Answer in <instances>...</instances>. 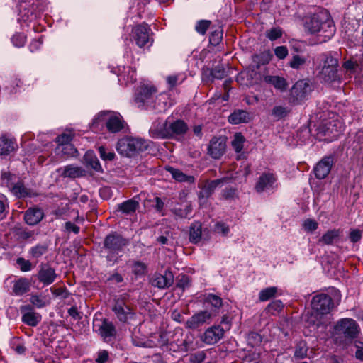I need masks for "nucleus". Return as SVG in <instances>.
<instances>
[{
    "label": "nucleus",
    "instance_id": "1",
    "mask_svg": "<svg viewBox=\"0 0 363 363\" xmlns=\"http://www.w3.org/2000/svg\"><path fill=\"white\" fill-rule=\"evenodd\" d=\"M305 29L311 34L317 33L323 41L330 39L335 33V26L327 11L313 13L306 18Z\"/></svg>",
    "mask_w": 363,
    "mask_h": 363
},
{
    "label": "nucleus",
    "instance_id": "2",
    "mask_svg": "<svg viewBox=\"0 0 363 363\" xmlns=\"http://www.w3.org/2000/svg\"><path fill=\"white\" fill-rule=\"evenodd\" d=\"M128 245V239L117 233H112L104 238L101 252L107 261L115 262L121 257L124 248Z\"/></svg>",
    "mask_w": 363,
    "mask_h": 363
},
{
    "label": "nucleus",
    "instance_id": "3",
    "mask_svg": "<svg viewBox=\"0 0 363 363\" xmlns=\"http://www.w3.org/2000/svg\"><path fill=\"white\" fill-rule=\"evenodd\" d=\"M320 61L318 77L327 83L340 82L341 76L338 73V60L327 54H321L318 57Z\"/></svg>",
    "mask_w": 363,
    "mask_h": 363
},
{
    "label": "nucleus",
    "instance_id": "4",
    "mask_svg": "<svg viewBox=\"0 0 363 363\" xmlns=\"http://www.w3.org/2000/svg\"><path fill=\"white\" fill-rule=\"evenodd\" d=\"M148 146L147 140L141 138H125L118 140L116 149L121 155L132 157L138 152L146 150Z\"/></svg>",
    "mask_w": 363,
    "mask_h": 363
},
{
    "label": "nucleus",
    "instance_id": "5",
    "mask_svg": "<svg viewBox=\"0 0 363 363\" xmlns=\"http://www.w3.org/2000/svg\"><path fill=\"white\" fill-rule=\"evenodd\" d=\"M118 320L122 323L131 324L136 320L135 310L126 303V295H122L114 300L111 308Z\"/></svg>",
    "mask_w": 363,
    "mask_h": 363
},
{
    "label": "nucleus",
    "instance_id": "6",
    "mask_svg": "<svg viewBox=\"0 0 363 363\" xmlns=\"http://www.w3.org/2000/svg\"><path fill=\"white\" fill-rule=\"evenodd\" d=\"M316 130L319 140L332 141L337 139L343 131V126L337 120H330L320 123Z\"/></svg>",
    "mask_w": 363,
    "mask_h": 363
},
{
    "label": "nucleus",
    "instance_id": "7",
    "mask_svg": "<svg viewBox=\"0 0 363 363\" xmlns=\"http://www.w3.org/2000/svg\"><path fill=\"white\" fill-rule=\"evenodd\" d=\"M313 91V85L308 80H298L290 91L289 101L298 104L308 99Z\"/></svg>",
    "mask_w": 363,
    "mask_h": 363
},
{
    "label": "nucleus",
    "instance_id": "8",
    "mask_svg": "<svg viewBox=\"0 0 363 363\" xmlns=\"http://www.w3.org/2000/svg\"><path fill=\"white\" fill-rule=\"evenodd\" d=\"M155 94L156 89L154 86H141L135 93L134 101L138 108L148 110Z\"/></svg>",
    "mask_w": 363,
    "mask_h": 363
},
{
    "label": "nucleus",
    "instance_id": "9",
    "mask_svg": "<svg viewBox=\"0 0 363 363\" xmlns=\"http://www.w3.org/2000/svg\"><path fill=\"white\" fill-rule=\"evenodd\" d=\"M337 335H343L345 338H355L359 333V327L355 320L352 318H342L337 322L335 327Z\"/></svg>",
    "mask_w": 363,
    "mask_h": 363
},
{
    "label": "nucleus",
    "instance_id": "10",
    "mask_svg": "<svg viewBox=\"0 0 363 363\" xmlns=\"http://www.w3.org/2000/svg\"><path fill=\"white\" fill-rule=\"evenodd\" d=\"M312 308L320 314H327L333 306L331 297L325 294H318L311 301Z\"/></svg>",
    "mask_w": 363,
    "mask_h": 363
},
{
    "label": "nucleus",
    "instance_id": "11",
    "mask_svg": "<svg viewBox=\"0 0 363 363\" xmlns=\"http://www.w3.org/2000/svg\"><path fill=\"white\" fill-rule=\"evenodd\" d=\"M35 277L43 286H49L55 282L57 274L55 269L48 263H41Z\"/></svg>",
    "mask_w": 363,
    "mask_h": 363
},
{
    "label": "nucleus",
    "instance_id": "12",
    "mask_svg": "<svg viewBox=\"0 0 363 363\" xmlns=\"http://www.w3.org/2000/svg\"><path fill=\"white\" fill-rule=\"evenodd\" d=\"M151 29L147 24L136 26L132 30L133 38L138 46L143 48L150 41Z\"/></svg>",
    "mask_w": 363,
    "mask_h": 363
},
{
    "label": "nucleus",
    "instance_id": "13",
    "mask_svg": "<svg viewBox=\"0 0 363 363\" xmlns=\"http://www.w3.org/2000/svg\"><path fill=\"white\" fill-rule=\"evenodd\" d=\"M333 164L334 158L333 156H325L323 157L313 168L315 177L318 179H325L330 172Z\"/></svg>",
    "mask_w": 363,
    "mask_h": 363
},
{
    "label": "nucleus",
    "instance_id": "14",
    "mask_svg": "<svg viewBox=\"0 0 363 363\" xmlns=\"http://www.w3.org/2000/svg\"><path fill=\"white\" fill-rule=\"evenodd\" d=\"M226 150V142L223 138H213L208 145V154L213 159H220Z\"/></svg>",
    "mask_w": 363,
    "mask_h": 363
},
{
    "label": "nucleus",
    "instance_id": "15",
    "mask_svg": "<svg viewBox=\"0 0 363 363\" xmlns=\"http://www.w3.org/2000/svg\"><path fill=\"white\" fill-rule=\"evenodd\" d=\"M311 64L308 53H291V57L288 62V65L293 69L303 70Z\"/></svg>",
    "mask_w": 363,
    "mask_h": 363
},
{
    "label": "nucleus",
    "instance_id": "16",
    "mask_svg": "<svg viewBox=\"0 0 363 363\" xmlns=\"http://www.w3.org/2000/svg\"><path fill=\"white\" fill-rule=\"evenodd\" d=\"M152 286L158 289H166L174 283V275L170 270L166 269L163 274H155L150 280Z\"/></svg>",
    "mask_w": 363,
    "mask_h": 363
},
{
    "label": "nucleus",
    "instance_id": "17",
    "mask_svg": "<svg viewBox=\"0 0 363 363\" xmlns=\"http://www.w3.org/2000/svg\"><path fill=\"white\" fill-rule=\"evenodd\" d=\"M213 313L208 311H201L189 318L186 322V327L196 329L205 323H209Z\"/></svg>",
    "mask_w": 363,
    "mask_h": 363
},
{
    "label": "nucleus",
    "instance_id": "18",
    "mask_svg": "<svg viewBox=\"0 0 363 363\" xmlns=\"http://www.w3.org/2000/svg\"><path fill=\"white\" fill-rule=\"evenodd\" d=\"M277 178L272 173H264L258 179L255 190L258 193L273 190L276 187Z\"/></svg>",
    "mask_w": 363,
    "mask_h": 363
},
{
    "label": "nucleus",
    "instance_id": "19",
    "mask_svg": "<svg viewBox=\"0 0 363 363\" xmlns=\"http://www.w3.org/2000/svg\"><path fill=\"white\" fill-rule=\"evenodd\" d=\"M228 74L226 66L218 64L212 69H206L202 72L203 80L213 82L214 79H222Z\"/></svg>",
    "mask_w": 363,
    "mask_h": 363
},
{
    "label": "nucleus",
    "instance_id": "20",
    "mask_svg": "<svg viewBox=\"0 0 363 363\" xmlns=\"http://www.w3.org/2000/svg\"><path fill=\"white\" fill-rule=\"evenodd\" d=\"M22 313V321L25 324L35 327L41 320V315L33 311V306L30 305L23 306L21 307Z\"/></svg>",
    "mask_w": 363,
    "mask_h": 363
},
{
    "label": "nucleus",
    "instance_id": "21",
    "mask_svg": "<svg viewBox=\"0 0 363 363\" xmlns=\"http://www.w3.org/2000/svg\"><path fill=\"white\" fill-rule=\"evenodd\" d=\"M225 330L219 325L208 328L201 337V340L208 345L218 342L224 335Z\"/></svg>",
    "mask_w": 363,
    "mask_h": 363
},
{
    "label": "nucleus",
    "instance_id": "22",
    "mask_svg": "<svg viewBox=\"0 0 363 363\" xmlns=\"http://www.w3.org/2000/svg\"><path fill=\"white\" fill-rule=\"evenodd\" d=\"M225 179H218L211 181L205 182L201 186V191L199 194V199L201 202L202 200L209 198L215 189L220 185L223 184Z\"/></svg>",
    "mask_w": 363,
    "mask_h": 363
},
{
    "label": "nucleus",
    "instance_id": "23",
    "mask_svg": "<svg viewBox=\"0 0 363 363\" xmlns=\"http://www.w3.org/2000/svg\"><path fill=\"white\" fill-rule=\"evenodd\" d=\"M167 121L157 120L152 123L150 128V134L153 138H168Z\"/></svg>",
    "mask_w": 363,
    "mask_h": 363
},
{
    "label": "nucleus",
    "instance_id": "24",
    "mask_svg": "<svg viewBox=\"0 0 363 363\" xmlns=\"http://www.w3.org/2000/svg\"><path fill=\"white\" fill-rule=\"evenodd\" d=\"M44 217L43 211L38 207L29 208L24 213V220L29 225H35Z\"/></svg>",
    "mask_w": 363,
    "mask_h": 363
},
{
    "label": "nucleus",
    "instance_id": "25",
    "mask_svg": "<svg viewBox=\"0 0 363 363\" xmlns=\"http://www.w3.org/2000/svg\"><path fill=\"white\" fill-rule=\"evenodd\" d=\"M167 107V95L162 94L156 95L155 94L153 96L152 103H151L148 110L153 111L155 113H162L165 111Z\"/></svg>",
    "mask_w": 363,
    "mask_h": 363
},
{
    "label": "nucleus",
    "instance_id": "26",
    "mask_svg": "<svg viewBox=\"0 0 363 363\" xmlns=\"http://www.w3.org/2000/svg\"><path fill=\"white\" fill-rule=\"evenodd\" d=\"M168 137L183 135L188 130L187 124L182 120H177L169 125L167 124Z\"/></svg>",
    "mask_w": 363,
    "mask_h": 363
},
{
    "label": "nucleus",
    "instance_id": "27",
    "mask_svg": "<svg viewBox=\"0 0 363 363\" xmlns=\"http://www.w3.org/2000/svg\"><path fill=\"white\" fill-rule=\"evenodd\" d=\"M13 195L18 198L30 197L32 196V191L30 189L26 187L23 182L18 181L13 185L7 184Z\"/></svg>",
    "mask_w": 363,
    "mask_h": 363
},
{
    "label": "nucleus",
    "instance_id": "28",
    "mask_svg": "<svg viewBox=\"0 0 363 363\" xmlns=\"http://www.w3.org/2000/svg\"><path fill=\"white\" fill-rule=\"evenodd\" d=\"M263 80L265 83L274 86L277 89L284 91L287 89L288 84L284 77L279 76L264 75Z\"/></svg>",
    "mask_w": 363,
    "mask_h": 363
},
{
    "label": "nucleus",
    "instance_id": "29",
    "mask_svg": "<svg viewBox=\"0 0 363 363\" xmlns=\"http://www.w3.org/2000/svg\"><path fill=\"white\" fill-rule=\"evenodd\" d=\"M99 333L104 340L114 337L116 331L113 324L106 319H104L99 328Z\"/></svg>",
    "mask_w": 363,
    "mask_h": 363
},
{
    "label": "nucleus",
    "instance_id": "30",
    "mask_svg": "<svg viewBox=\"0 0 363 363\" xmlns=\"http://www.w3.org/2000/svg\"><path fill=\"white\" fill-rule=\"evenodd\" d=\"M15 140L5 135L0 137V155H8L16 150Z\"/></svg>",
    "mask_w": 363,
    "mask_h": 363
},
{
    "label": "nucleus",
    "instance_id": "31",
    "mask_svg": "<svg viewBox=\"0 0 363 363\" xmlns=\"http://www.w3.org/2000/svg\"><path fill=\"white\" fill-rule=\"evenodd\" d=\"M245 142V138L241 133H236L234 135L233 139L231 141V145L235 152L238 154L237 156L238 160H241L245 157L244 153L242 152Z\"/></svg>",
    "mask_w": 363,
    "mask_h": 363
},
{
    "label": "nucleus",
    "instance_id": "32",
    "mask_svg": "<svg viewBox=\"0 0 363 363\" xmlns=\"http://www.w3.org/2000/svg\"><path fill=\"white\" fill-rule=\"evenodd\" d=\"M251 120L250 113L244 110H237L228 117V121L232 124L247 123Z\"/></svg>",
    "mask_w": 363,
    "mask_h": 363
},
{
    "label": "nucleus",
    "instance_id": "33",
    "mask_svg": "<svg viewBox=\"0 0 363 363\" xmlns=\"http://www.w3.org/2000/svg\"><path fill=\"white\" fill-rule=\"evenodd\" d=\"M166 170L170 173L172 177L179 182H187L192 184L195 181V178L193 176H188L183 173L178 169H175L172 167H167Z\"/></svg>",
    "mask_w": 363,
    "mask_h": 363
},
{
    "label": "nucleus",
    "instance_id": "34",
    "mask_svg": "<svg viewBox=\"0 0 363 363\" xmlns=\"http://www.w3.org/2000/svg\"><path fill=\"white\" fill-rule=\"evenodd\" d=\"M272 55L269 50H264L259 54H255L252 57V63L256 69H259L262 65L268 64L272 60Z\"/></svg>",
    "mask_w": 363,
    "mask_h": 363
},
{
    "label": "nucleus",
    "instance_id": "35",
    "mask_svg": "<svg viewBox=\"0 0 363 363\" xmlns=\"http://www.w3.org/2000/svg\"><path fill=\"white\" fill-rule=\"evenodd\" d=\"M202 225L199 221H194L190 225L189 240L191 243L197 244L201 240Z\"/></svg>",
    "mask_w": 363,
    "mask_h": 363
},
{
    "label": "nucleus",
    "instance_id": "36",
    "mask_svg": "<svg viewBox=\"0 0 363 363\" xmlns=\"http://www.w3.org/2000/svg\"><path fill=\"white\" fill-rule=\"evenodd\" d=\"M30 284L26 278H21L15 281L13 292L17 296H21L30 291Z\"/></svg>",
    "mask_w": 363,
    "mask_h": 363
},
{
    "label": "nucleus",
    "instance_id": "37",
    "mask_svg": "<svg viewBox=\"0 0 363 363\" xmlns=\"http://www.w3.org/2000/svg\"><path fill=\"white\" fill-rule=\"evenodd\" d=\"M57 172L63 177L77 178L82 175V169L73 165H67L64 168H60L57 169Z\"/></svg>",
    "mask_w": 363,
    "mask_h": 363
},
{
    "label": "nucleus",
    "instance_id": "38",
    "mask_svg": "<svg viewBox=\"0 0 363 363\" xmlns=\"http://www.w3.org/2000/svg\"><path fill=\"white\" fill-rule=\"evenodd\" d=\"M139 206V203L133 199L127 200L118 205V210L125 214L134 213Z\"/></svg>",
    "mask_w": 363,
    "mask_h": 363
},
{
    "label": "nucleus",
    "instance_id": "39",
    "mask_svg": "<svg viewBox=\"0 0 363 363\" xmlns=\"http://www.w3.org/2000/svg\"><path fill=\"white\" fill-rule=\"evenodd\" d=\"M107 129L111 133L119 132L123 128V121L119 116H111L106 122Z\"/></svg>",
    "mask_w": 363,
    "mask_h": 363
},
{
    "label": "nucleus",
    "instance_id": "40",
    "mask_svg": "<svg viewBox=\"0 0 363 363\" xmlns=\"http://www.w3.org/2000/svg\"><path fill=\"white\" fill-rule=\"evenodd\" d=\"M290 113L291 109L289 107L275 106L271 111V116L277 121L286 117Z\"/></svg>",
    "mask_w": 363,
    "mask_h": 363
},
{
    "label": "nucleus",
    "instance_id": "41",
    "mask_svg": "<svg viewBox=\"0 0 363 363\" xmlns=\"http://www.w3.org/2000/svg\"><path fill=\"white\" fill-rule=\"evenodd\" d=\"M204 302L211 305L214 313L217 312V311L223 306L222 298L213 294H207L204 298Z\"/></svg>",
    "mask_w": 363,
    "mask_h": 363
},
{
    "label": "nucleus",
    "instance_id": "42",
    "mask_svg": "<svg viewBox=\"0 0 363 363\" xmlns=\"http://www.w3.org/2000/svg\"><path fill=\"white\" fill-rule=\"evenodd\" d=\"M172 213L180 218H187L192 212V206L190 203H184L172 210Z\"/></svg>",
    "mask_w": 363,
    "mask_h": 363
},
{
    "label": "nucleus",
    "instance_id": "43",
    "mask_svg": "<svg viewBox=\"0 0 363 363\" xmlns=\"http://www.w3.org/2000/svg\"><path fill=\"white\" fill-rule=\"evenodd\" d=\"M48 250V245L45 243L37 244L36 245L30 248L28 254L32 258L38 259L43 255L47 253Z\"/></svg>",
    "mask_w": 363,
    "mask_h": 363
},
{
    "label": "nucleus",
    "instance_id": "44",
    "mask_svg": "<svg viewBox=\"0 0 363 363\" xmlns=\"http://www.w3.org/2000/svg\"><path fill=\"white\" fill-rule=\"evenodd\" d=\"M340 230L338 229H333L328 230L319 240L320 242L325 245H332L335 240L340 237Z\"/></svg>",
    "mask_w": 363,
    "mask_h": 363
},
{
    "label": "nucleus",
    "instance_id": "45",
    "mask_svg": "<svg viewBox=\"0 0 363 363\" xmlns=\"http://www.w3.org/2000/svg\"><path fill=\"white\" fill-rule=\"evenodd\" d=\"M55 152L57 155H64L66 157L74 156L77 152V149L71 143L66 145H57L55 149Z\"/></svg>",
    "mask_w": 363,
    "mask_h": 363
},
{
    "label": "nucleus",
    "instance_id": "46",
    "mask_svg": "<svg viewBox=\"0 0 363 363\" xmlns=\"http://www.w3.org/2000/svg\"><path fill=\"white\" fill-rule=\"evenodd\" d=\"M84 160L88 167H91L97 172L101 170V167L98 158L92 152H86L84 155Z\"/></svg>",
    "mask_w": 363,
    "mask_h": 363
},
{
    "label": "nucleus",
    "instance_id": "47",
    "mask_svg": "<svg viewBox=\"0 0 363 363\" xmlns=\"http://www.w3.org/2000/svg\"><path fill=\"white\" fill-rule=\"evenodd\" d=\"M176 281V286L179 289H181L182 291L189 288L191 285V278L188 275L184 274H179L177 277Z\"/></svg>",
    "mask_w": 363,
    "mask_h": 363
},
{
    "label": "nucleus",
    "instance_id": "48",
    "mask_svg": "<svg viewBox=\"0 0 363 363\" xmlns=\"http://www.w3.org/2000/svg\"><path fill=\"white\" fill-rule=\"evenodd\" d=\"M308 347L304 341H301L296 344L294 350V357L296 359H303L307 356Z\"/></svg>",
    "mask_w": 363,
    "mask_h": 363
},
{
    "label": "nucleus",
    "instance_id": "49",
    "mask_svg": "<svg viewBox=\"0 0 363 363\" xmlns=\"http://www.w3.org/2000/svg\"><path fill=\"white\" fill-rule=\"evenodd\" d=\"M277 287L270 286L260 291L259 299L260 301H267L274 297L277 292Z\"/></svg>",
    "mask_w": 363,
    "mask_h": 363
},
{
    "label": "nucleus",
    "instance_id": "50",
    "mask_svg": "<svg viewBox=\"0 0 363 363\" xmlns=\"http://www.w3.org/2000/svg\"><path fill=\"white\" fill-rule=\"evenodd\" d=\"M284 308V304L280 300L272 301L266 308L265 311L267 313L275 315L278 314Z\"/></svg>",
    "mask_w": 363,
    "mask_h": 363
},
{
    "label": "nucleus",
    "instance_id": "51",
    "mask_svg": "<svg viewBox=\"0 0 363 363\" xmlns=\"http://www.w3.org/2000/svg\"><path fill=\"white\" fill-rule=\"evenodd\" d=\"M131 268L135 276H144L147 272V265L140 261H133Z\"/></svg>",
    "mask_w": 363,
    "mask_h": 363
},
{
    "label": "nucleus",
    "instance_id": "52",
    "mask_svg": "<svg viewBox=\"0 0 363 363\" xmlns=\"http://www.w3.org/2000/svg\"><path fill=\"white\" fill-rule=\"evenodd\" d=\"M31 304L37 308L45 307L48 303L42 295L32 294L30 298Z\"/></svg>",
    "mask_w": 363,
    "mask_h": 363
},
{
    "label": "nucleus",
    "instance_id": "53",
    "mask_svg": "<svg viewBox=\"0 0 363 363\" xmlns=\"http://www.w3.org/2000/svg\"><path fill=\"white\" fill-rule=\"evenodd\" d=\"M211 21L209 20H199L195 25V30L200 35H204L210 28Z\"/></svg>",
    "mask_w": 363,
    "mask_h": 363
},
{
    "label": "nucleus",
    "instance_id": "54",
    "mask_svg": "<svg viewBox=\"0 0 363 363\" xmlns=\"http://www.w3.org/2000/svg\"><path fill=\"white\" fill-rule=\"evenodd\" d=\"M9 203L7 197L0 193V219H3L6 217V214L9 212Z\"/></svg>",
    "mask_w": 363,
    "mask_h": 363
},
{
    "label": "nucleus",
    "instance_id": "55",
    "mask_svg": "<svg viewBox=\"0 0 363 363\" xmlns=\"http://www.w3.org/2000/svg\"><path fill=\"white\" fill-rule=\"evenodd\" d=\"M223 39V30L220 28H218L216 30L211 33L209 36V43L213 45L216 46L219 45Z\"/></svg>",
    "mask_w": 363,
    "mask_h": 363
},
{
    "label": "nucleus",
    "instance_id": "56",
    "mask_svg": "<svg viewBox=\"0 0 363 363\" xmlns=\"http://www.w3.org/2000/svg\"><path fill=\"white\" fill-rule=\"evenodd\" d=\"M16 264H18L21 272H29L33 269V264L30 260H27L23 257H18L16 259Z\"/></svg>",
    "mask_w": 363,
    "mask_h": 363
},
{
    "label": "nucleus",
    "instance_id": "57",
    "mask_svg": "<svg viewBox=\"0 0 363 363\" xmlns=\"http://www.w3.org/2000/svg\"><path fill=\"white\" fill-rule=\"evenodd\" d=\"M73 136L74 134L71 132L63 133L56 138L55 142L57 143V145H66L67 143L69 144L72 141Z\"/></svg>",
    "mask_w": 363,
    "mask_h": 363
},
{
    "label": "nucleus",
    "instance_id": "58",
    "mask_svg": "<svg viewBox=\"0 0 363 363\" xmlns=\"http://www.w3.org/2000/svg\"><path fill=\"white\" fill-rule=\"evenodd\" d=\"M99 152L100 157L104 160L111 161L115 157V153L112 151H108L105 147L100 146L99 147Z\"/></svg>",
    "mask_w": 363,
    "mask_h": 363
},
{
    "label": "nucleus",
    "instance_id": "59",
    "mask_svg": "<svg viewBox=\"0 0 363 363\" xmlns=\"http://www.w3.org/2000/svg\"><path fill=\"white\" fill-rule=\"evenodd\" d=\"M137 328H135L132 333L131 340L133 344L136 347H145L146 343L144 337H140L137 335Z\"/></svg>",
    "mask_w": 363,
    "mask_h": 363
},
{
    "label": "nucleus",
    "instance_id": "60",
    "mask_svg": "<svg viewBox=\"0 0 363 363\" xmlns=\"http://www.w3.org/2000/svg\"><path fill=\"white\" fill-rule=\"evenodd\" d=\"M303 227L306 231L313 232L318 228V224L315 220L308 218L303 222Z\"/></svg>",
    "mask_w": 363,
    "mask_h": 363
},
{
    "label": "nucleus",
    "instance_id": "61",
    "mask_svg": "<svg viewBox=\"0 0 363 363\" xmlns=\"http://www.w3.org/2000/svg\"><path fill=\"white\" fill-rule=\"evenodd\" d=\"M281 35L282 31L279 28H272L267 32V37L272 41L281 38Z\"/></svg>",
    "mask_w": 363,
    "mask_h": 363
},
{
    "label": "nucleus",
    "instance_id": "62",
    "mask_svg": "<svg viewBox=\"0 0 363 363\" xmlns=\"http://www.w3.org/2000/svg\"><path fill=\"white\" fill-rule=\"evenodd\" d=\"M214 231L216 233L221 234L223 235H226L229 233V227L223 223L218 222L214 225Z\"/></svg>",
    "mask_w": 363,
    "mask_h": 363
},
{
    "label": "nucleus",
    "instance_id": "63",
    "mask_svg": "<svg viewBox=\"0 0 363 363\" xmlns=\"http://www.w3.org/2000/svg\"><path fill=\"white\" fill-rule=\"evenodd\" d=\"M274 54L277 58L284 60L287 57L289 51L286 46L281 45L275 48Z\"/></svg>",
    "mask_w": 363,
    "mask_h": 363
},
{
    "label": "nucleus",
    "instance_id": "64",
    "mask_svg": "<svg viewBox=\"0 0 363 363\" xmlns=\"http://www.w3.org/2000/svg\"><path fill=\"white\" fill-rule=\"evenodd\" d=\"M11 40L16 47L21 48L26 43V37L21 33H17L12 37Z\"/></svg>",
    "mask_w": 363,
    "mask_h": 363
}]
</instances>
